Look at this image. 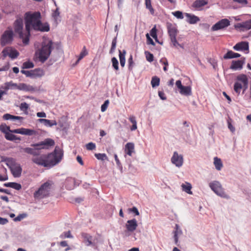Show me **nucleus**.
<instances>
[{"mask_svg":"<svg viewBox=\"0 0 251 251\" xmlns=\"http://www.w3.org/2000/svg\"><path fill=\"white\" fill-rule=\"evenodd\" d=\"M146 36L147 39V43L148 44H151L153 46H154L155 44H154L153 41L152 40V39L150 37L149 34L147 33Z\"/></svg>","mask_w":251,"mask_h":251,"instance_id":"obj_59","label":"nucleus"},{"mask_svg":"<svg viewBox=\"0 0 251 251\" xmlns=\"http://www.w3.org/2000/svg\"><path fill=\"white\" fill-rule=\"evenodd\" d=\"M21 73L24 74L27 77L31 78H36L41 77L45 75V72L41 69H35L30 71H25L22 70L21 71Z\"/></svg>","mask_w":251,"mask_h":251,"instance_id":"obj_8","label":"nucleus"},{"mask_svg":"<svg viewBox=\"0 0 251 251\" xmlns=\"http://www.w3.org/2000/svg\"><path fill=\"white\" fill-rule=\"evenodd\" d=\"M95 157L100 160H108V157L105 153H95Z\"/></svg>","mask_w":251,"mask_h":251,"instance_id":"obj_41","label":"nucleus"},{"mask_svg":"<svg viewBox=\"0 0 251 251\" xmlns=\"http://www.w3.org/2000/svg\"><path fill=\"white\" fill-rule=\"evenodd\" d=\"M3 119L5 120H11L12 121H19L21 122L24 118L20 116H14L10 114H5L3 115Z\"/></svg>","mask_w":251,"mask_h":251,"instance_id":"obj_28","label":"nucleus"},{"mask_svg":"<svg viewBox=\"0 0 251 251\" xmlns=\"http://www.w3.org/2000/svg\"><path fill=\"white\" fill-rule=\"evenodd\" d=\"M52 45L53 43L50 39H43L41 47L35 51V56L40 61L44 62L48 59L53 49Z\"/></svg>","mask_w":251,"mask_h":251,"instance_id":"obj_2","label":"nucleus"},{"mask_svg":"<svg viewBox=\"0 0 251 251\" xmlns=\"http://www.w3.org/2000/svg\"><path fill=\"white\" fill-rule=\"evenodd\" d=\"M41 16L39 12H27L25 14V28L27 34H29L31 28L35 30L47 32L50 30L48 23H42L41 21Z\"/></svg>","mask_w":251,"mask_h":251,"instance_id":"obj_1","label":"nucleus"},{"mask_svg":"<svg viewBox=\"0 0 251 251\" xmlns=\"http://www.w3.org/2000/svg\"><path fill=\"white\" fill-rule=\"evenodd\" d=\"M210 188L218 196L226 198L227 195L225 193L221 183L218 181H213L209 183Z\"/></svg>","mask_w":251,"mask_h":251,"instance_id":"obj_9","label":"nucleus"},{"mask_svg":"<svg viewBox=\"0 0 251 251\" xmlns=\"http://www.w3.org/2000/svg\"><path fill=\"white\" fill-rule=\"evenodd\" d=\"M129 120L132 124V126L130 127V130L131 131H134L137 129V121L135 117L134 116H130L129 117Z\"/></svg>","mask_w":251,"mask_h":251,"instance_id":"obj_37","label":"nucleus"},{"mask_svg":"<svg viewBox=\"0 0 251 251\" xmlns=\"http://www.w3.org/2000/svg\"><path fill=\"white\" fill-rule=\"evenodd\" d=\"M129 210L133 213H135L136 215H139V212L137 209V208L135 207H133L132 208L129 209Z\"/></svg>","mask_w":251,"mask_h":251,"instance_id":"obj_63","label":"nucleus"},{"mask_svg":"<svg viewBox=\"0 0 251 251\" xmlns=\"http://www.w3.org/2000/svg\"><path fill=\"white\" fill-rule=\"evenodd\" d=\"M2 55L5 57L8 56L11 59H15L17 58L19 53L18 51L14 49H13L11 47H7L5 48L2 52Z\"/></svg>","mask_w":251,"mask_h":251,"instance_id":"obj_14","label":"nucleus"},{"mask_svg":"<svg viewBox=\"0 0 251 251\" xmlns=\"http://www.w3.org/2000/svg\"><path fill=\"white\" fill-rule=\"evenodd\" d=\"M230 25V21L227 19H223L214 24L211 27V30L216 31L223 29Z\"/></svg>","mask_w":251,"mask_h":251,"instance_id":"obj_11","label":"nucleus"},{"mask_svg":"<svg viewBox=\"0 0 251 251\" xmlns=\"http://www.w3.org/2000/svg\"><path fill=\"white\" fill-rule=\"evenodd\" d=\"M158 96L161 100H166V97L165 96V94H164V93L163 92L159 91L158 92Z\"/></svg>","mask_w":251,"mask_h":251,"instance_id":"obj_62","label":"nucleus"},{"mask_svg":"<svg viewBox=\"0 0 251 251\" xmlns=\"http://www.w3.org/2000/svg\"><path fill=\"white\" fill-rule=\"evenodd\" d=\"M145 5L147 9H149L151 13L154 14V9L151 6V0H145Z\"/></svg>","mask_w":251,"mask_h":251,"instance_id":"obj_40","label":"nucleus"},{"mask_svg":"<svg viewBox=\"0 0 251 251\" xmlns=\"http://www.w3.org/2000/svg\"><path fill=\"white\" fill-rule=\"evenodd\" d=\"M0 130L6 135V133H8L12 130H11L9 126H7L6 125H1L0 126Z\"/></svg>","mask_w":251,"mask_h":251,"instance_id":"obj_43","label":"nucleus"},{"mask_svg":"<svg viewBox=\"0 0 251 251\" xmlns=\"http://www.w3.org/2000/svg\"><path fill=\"white\" fill-rule=\"evenodd\" d=\"M82 235L84 238V242L87 246L93 245L91 236L86 233H83Z\"/></svg>","mask_w":251,"mask_h":251,"instance_id":"obj_33","label":"nucleus"},{"mask_svg":"<svg viewBox=\"0 0 251 251\" xmlns=\"http://www.w3.org/2000/svg\"><path fill=\"white\" fill-rule=\"evenodd\" d=\"M204 6V0H197L195 1L192 5V8L196 10L200 11L203 9Z\"/></svg>","mask_w":251,"mask_h":251,"instance_id":"obj_27","label":"nucleus"},{"mask_svg":"<svg viewBox=\"0 0 251 251\" xmlns=\"http://www.w3.org/2000/svg\"><path fill=\"white\" fill-rule=\"evenodd\" d=\"M159 61L162 64L165 65V66L163 67V70L166 72L168 70L167 66L168 65V62L167 59L165 58H161Z\"/></svg>","mask_w":251,"mask_h":251,"instance_id":"obj_49","label":"nucleus"},{"mask_svg":"<svg viewBox=\"0 0 251 251\" xmlns=\"http://www.w3.org/2000/svg\"><path fill=\"white\" fill-rule=\"evenodd\" d=\"M74 183V179L72 178H67L65 181V185L66 188L68 190H71L73 189Z\"/></svg>","mask_w":251,"mask_h":251,"instance_id":"obj_36","label":"nucleus"},{"mask_svg":"<svg viewBox=\"0 0 251 251\" xmlns=\"http://www.w3.org/2000/svg\"><path fill=\"white\" fill-rule=\"evenodd\" d=\"M6 165L9 168L11 172L15 177H19L21 176L22 168L20 164L17 163L13 158H6L3 160Z\"/></svg>","mask_w":251,"mask_h":251,"instance_id":"obj_5","label":"nucleus"},{"mask_svg":"<svg viewBox=\"0 0 251 251\" xmlns=\"http://www.w3.org/2000/svg\"><path fill=\"white\" fill-rule=\"evenodd\" d=\"M109 103L108 100H106L104 101V103L101 106V111L102 112H104L106 110Z\"/></svg>","mask_w":251,"mask_h":251,"instance_id":"obj_55","label":"nucleus"},{"mask_svg":"<svg viewBox=\"0 0 251 251\" xmlns=\"http://www.w3.org/2000/svg\"><path fill=\"white\" fill-rule=\"evenodd\" d=\"M124 0H117L118 8L120 9L122 8Z\"/></svg>","mask_w":251,"mask_h":251,"instance_id":"obj_64","label":"nucleus"},{"mask_svg":"<svg viewBox=\"0 0 251 251\" xmlns=\"http://www.w3.org/2000/svg\"><path fill=\"white\" fill-rule=\"evenodd\" d=\"M235 50H249V43L247 42H241L236 44L233 47Z\"/></svg>","mask_w":251,"mask_h":251,"instance_id":"obj_21","label":"nucleus"},{"mask_svg":"<svg viewBox=\"0 0 251 251\" xmlns=\"http://www.w3.org/2000/svg\"><path fill=\"white\" fill-rule=\"evenodd\" d=\"M10 132L28 136H32L36 134L35 130L25 128H20L13 129L12 131H10Z\"/></svg>","mask_w":251,"mask_h":251,"instance_id":"obj_15","label":"nucleus"},{"mask_svg":"<svg viewBox=\"0 0 251 251\" xmlns=\"http://www.w3.org/2000/svg\"><path fill=\"white\" fill-rule=\"evenodd\" d=\"M185 16L186 18V21L191 24H196L199 21V18L194 15L185 13Z\"/></svg>","mask_w":251,"mask_h":251,"instance_id":"obj_25","label":"nucleus"},{"mask_svg":"<svg viewBox=\"0 0 251 251\" xmlns=\"http://www.w3.org/2000/svg\"><path fill=\"white\" fill-rule=\"evenodd\" d=\"M160 82V79L157 76H153L152 77L151 80V84L153 88L159 86Z\"/></svg>","mask_w":251,"mask_h":251,"instance_id":"obj_39","label":"nucleus"},{"mask_svg":"<svg viewBox=\"0 0 251 251\" xmlns=\"http://www.w3.org/2000/svg\"><path fill=\"white\" fill-rule=\"evenodd\" d=\"M86 148L88 150H93L96 148V145L92 142H90L86 145Z\"/></svg>","mask_w":251,"mask_h":251,"instance_id":"obj_52","label":"nucleus"},{"mask_svg":"<svg viewBox=\"0 0 251 251\" xmlns=\"http://www.w3.org/2000/svg\"><path fill=\"white\" fill-rule=\"evenodd\" d=\"M213 164L214 165L215 169L217 171L221 170L222 168L223 167V164L221 159L217 157H215L214 158Z\"/></svg>","mask_w":251,"mask_h":251,"instance_id":"obj_32","label":"nucleus"},{"mask_svg":"<svg viewBox=\"0 0 251 251\" xmlns=\"http://www.w3.org/2000/svg\"><path fill=\"white\" fill-rule=\"evenodd\" d=\"M8 222V220L6 218H4L0 217V225H4Z\"/></svg>","mask_w":251,"mask_h":251,"instance_id":"obj_61","label":"nucleus"},{"mask_svg":"<svg viewBox=\"0 0 251 251\" xmlns=\"http://www.w3.org/2000/svg\"><path fill=\"white\" fill-rule=\"evenodd\" d=\"M17 89L26 92H31L34 90V88L33 86L24 83L17 84Z\"/></svg>","mask_w":251,"mask_h":251,"instance_id":"obj_22","label":"nucleus"},{"mask_svg":"<svg viewBox=\"0 0 251 251\" xmlns=\"http://www.w3.org/2000/svg\"><path fill=\"white\" fill-rule=\"evenodd\" d=\"M26 215L25 214H20L14 219V221L15 222L20 221L21 220L25 218L26 217Z\"/></svg>","mask_w":251,"mask_h":251,"instance_id":"obj_57","label":"nucleus"},{"mask_svg":"<svg viewBox=\"0 0 251 251\" xmlns=\"http://www.w3.org/2000/svg\"><path fill=\"white\" fill-rule=\"evenodd\" d=\"M111 62L112 63V66L114 68V69L116 70H119V66H118L119 63H118V61L117 59V58L115 57H113V58H112Z\"/></svg>","mask_w":251,"mask_h":251,"instance_id":"obj_46","label":"nucleus"},{"mask_svg":"<svg viewBox=\"0 0 251 251\" xmlns=\"http://www.w3.org/2000/svg\"><path fill=\"white\" fill-rule=\"evenodd\" d=\"M208 62L212 66L213 68L216 70L217 68V61L215 58H210L208 59Z\"/></svg>","mask_w":251,"mask_h":251,"instance_id":"obj_44","label":"nucleus"},{"mask_svg":"<svg viewBox=\"0 0 251 251\" xmlns=\"http://www.w3.org/2000/svg\"><path fill=\"white\" fill-rule=\"evenodd\" d=\"M47 155L45 154H42L41 155L37 156L36 157H34L32 159V161L35 164L41 165L44 167H47L49 164L47 163Z\"/></svg>","mask_w":251,"mask_h":251,"instance_id":"obj_16","label":"nucleus"},{"mask_svg":"<svg viewBox=\"0 0 251 251\" xmlns=\"http://www.w3.org/2000/svg\"><path fill=\"white\" fill-rule=\"evenodd\" d=\"M237 80L242 82L243 84L248 83V79L245 75H240L237 77Z\"/></svg>","mask_w":251,"mask_h":251,"instance_id":"obj_38","label":"nucleus"},{"mask_svg":"<svg viewBox=\"0 0 251 251\" xmlns=\"http://www.w3.org/2000/svg\"><path fill=\"white\" fill-rule=\"evenodd\" d=\"M125 153L129 156H132L134 152V144L133 143L129 142L125 145Z\"/></svg>","mask_w":251,"mask_h":251,"instance_id":"obj_23","label":"nucleus"},{"mask_svg":"<svg viewBox=\"0 0 251 251\" xmlns=\"http://www.w3.org/2000/svg\"><path fill=\"white\" fill-rule=\"evenodd\" d=\"M138 226L137 222L135 219L128 220L126 224V227L128 232H132Z\"/></svg>","mask_w":251,"mask_h":251,"instance_id":"obj_18","label":"nucleus"},{"mask_svg":"<svg viewBox=\"0 0 251 251\" xmlns=\"http://www.w3.org/2000/svg\"><path fill=\"white\" fill-rule=\"evenodd\" d=\"M243 85L239 82H236L234 85V90L236 93L239 94L241 89L242 88Z\"/></svg>","mask_w":251,"mask_h":251,"instance_id":"obj_42","label":"nucleus"},{"mask_svg":"<svg viewBox=\"0 0 251 251\" xmlns=\"http://www.w3.org/2000/svg\"><path fill=\"white\" fill-rule=\"evenodd\" d=\"M172 14L177 19H182L183 18V14L181 11H176L173 12Z\"/></svg>","mask_w":251,"mask_h":251,"instance_id":"obj_50","label":"nucleus"},{"mask_svg":"<svg viewBox=\"0 0 251 251\" xmlns=\"http://www.w3.org/2000/svg\"><path fill=\"white\" fill-rule=\"evenodd\" d=\"M167 26L170 37L176 36L177 35V29L176 26L171 23H167Z\"/></svg>","mask_w":251,"mask_h":251,"instance_id":"obj_24","label":"nucleus"},{"mask_svg":"<svg viewBox=\"0 0 251 251\" xmlns=\"http://www.w3.org/2000/svg\"><path fill=\"white\" fill-rule=\"evenodd\" d=\"M237 29H239L240 31H244L249 30L251 28V20L246 21L241 23H238L235 25Z\"/></svg>","mask_w":251,"mask_h":251,"instance_id":"obj_17","label":"nucleus"},{"mask_svg":"<svg viewBox=\"0 0 251 251\" xmlns=\"http://www.w3.org/2000/svg\"><path fill=\"white\" fill-rule=\"evenodd\" d=\"M230 121H231L230 119H229L227 120L228 128L229 129V130L232 133H233L235 131V129L234 127L232 126V125L231 124Z\"/></svg>","mask_w":251,"mask_h":251,"instance_id":"obj_58","label":"nucleus"},{"mask_svg":"<svg viewBox=\"0 0 251 251\" xmlns=\"http://www.w3.org/2000/svg\"><path fill=\"white\" fill-rule=\"evenodd\" d=\"M34 67V64L32 62L30 61L25 62L23 63L22 68L24 69H30Z\"/></svg>","mask_w":251,"mask_h":251,"instance_id":"obj_45","label":"nucleus"},{"mask_svg":"<svg viewBox=\"0 0 251 251\" xmlns=\"http://www.w3.org/2000/svg\"><path fill=\"white\" fill-rule=\"evenodd\" d=\"M14 33L12 29L5 30L2 34L0 39V44L2 46L10 44L13 40Z\"/></svg>","mask_w":251,"mask_h":251,"instance_id":"obj_10","label":"nucleus"},{"mask_svg":"<svg viewBox=\"0 0 251 251\" xmlns=\"http://www.w3.org/2000/svg\"><path fill=\"white\" fill-rule=\"evenodd\" d=\"M173 233L175 244L178 246L179 237L182 234V229H181L178 225H176L175 230Z\"/></svg>","mask_w":251,"mask_h":251,"instance_id":"obj_20","label":"nucleus"},{"mask_svg":"<svg viewBox=\"0 0 251 251\" xmlns=\"http://www.w3.org/2000/svg\"><path fill=\"white\" fill-rule=\"evenodd\" d=\"M119 52L120 64L122 67H124L126 63L125 55L126 52L125 50H124L122 52L119 50Z\"/></svg>","mask_w":251,"mask_h":251,"instance_id":"obj_34","label":"nucleus"},{"mask_svg":"<svg viewBox=\"0 0 251 251\" xmlns=\"http://www.w3.org/2000/svg\"><path fill=\"white\" fill-rule=\"evenodd\" d=\"M38 122L43 124L46 126L51 127L53 126H56L57 122L55 120H50L46 119H39Z\"/></svg>","mask_w":251,"mask_h":251,"instance_id":"obj_26","label":"nucleus"},{"mask_svg":"<svg viewBox=\"0 0 251 251\" xmlns=\"http://www.w3.org/2000/svg\"><path fill=\"white\" fill-rule=\"evenodd\" d=\"M170 38L174 47H177V46H179L181 48H182V46L177 42L176 39V36H173Z\"/></svg>","mask_w":251,"mask_h":251,"instance_id":"obj_47","label":"nucleus"},{"mask_svg":"<svg viewBox=\"0 0 251 251\" xmlns=\"http://www.w3.org/2000/svg\"><path fill=\"white\" fill-rule=\"evenodd\" d=\"M54 144V142L53 140L47 138L38 144L32 145V146L34 147V148H25L23 149V150L24 152L33 155L34 157L40 155V149H48L50 147L53 146Z\"/></svg>","mask_w":251,"mask_h":251,"instance_id":"obj_3","label":"nucleus"},{"mask_svg":"<svg viewBox=\"0 0 251 251\" xmlns=\"http://www.w3.org/2000/svg\"><path fill=\"white\" fill-rule=\"evenodd\" d=\"M11 188L15 189L17 190H19L22 188L21 185L19 183L16 182H12Z\"/></svg>","mask_w":251,"mask_h":251,"instance_id":"obj_54","label":"nucleus"},{"mask_svg":"<svg viewBox=\"0 0 251 251\" xmlns=\"http://www.w3.org/2000/svg\"><path fill=\"white\" fill-rule=\"evenodd\" d=\"M171 162L176 167L180 168L183 165V158L181 154H179L177 152L175 151L171 158Z\"/></svg>","mask_w":251,"mask_h":251,"instance_id":"obj_13","label":"nucleus"},{"mask_svg":"<svg viewBox=\"0 0 251 251\" xmlns=\"http://www.w3.org/2000/svg\"><path fill=\"white\" fill-rule=\"evenodd\" d=\"M2 88L5 90H8L9 89H17V84L14 83L12 81L6 82L4 84V85L2 87Z\"/></svg>","mask_w":251,"mask_h":251,"instance_id":"obj_29","label":"nucleus"},{"mask_svg":"<svg viewBox=\"0 0 251 251\" xmlns=\"http://www.w3.org/2000/svg\"><path fill=\"white\" fill-rule=\"evenodd\" d=\"M176 85L177 87L179 92L182 95L189 96L191 94V89L189 86H184L181 84V81L178 80L176 82Z\"/></svg>","mask_w":251,"mask_h":251,"instance_id":"obj_12","label":"nucleus"},{"mask_svg":"<svg viewBox=\"0 0 251 251\" xmlns=\"http://www.w3.org/2000/svg\"><path fill=\"white\" fill-rule=\"evenodd\" d=\"M20 108L22 111H26L29 108V105L26 102H22L20 106Z\"/></svg>","mask_w":251,"mask_h":251,"instance_id":"obj_53","label":"nucleus"},{"mask_svg":"<svg viewBox=\"0 0 251 251\" xmlns=\"http://www.w3.org/2000/svg\"><path fill=\"white\" fill-rule=\"evenodd\" d=\"M241 56L239 53H235L232 50H228L223 57L225 59H231L234 58H238Z\"/></svg>","mask_w":251,"mask_h":251,"instance_id":"obj_30","label":"nucleus"},{"mask_svg":"<svg viewBox=\"0 0 251 251\" xmlns=\"http://www.w3.org/2000/svg\"><path fill=\"white\" fill-rule=\"evenodd\" d=\"M51 185L52 183L50 181L44 183L34 193V198L37 199H41L48 196L49 195Z\"/></svg>","mask_w":251,"mask_h":251,"instance_id":"obj_6","label":"nucleus"},{"mask_svg":"<svg viewBox=\"0 0 251 251\" xmlns=\"http://www.w3.org/2000/svg\"><path fill=\"white\" fill-rule=\"evenodd\" d=\"M14 31L16 33L19 34V37L23 40V42L25 45L28 44L29 42V34H27V30L23 31V21L20 18L17 19L14 23Z\"/></svg>","mask_w":251,"mask_h":251,"instance_id":"obj_4","label":"nucleus"},{"mask_svg":"<svg viewBox=\"0 0 251 251\" xmlns=\"http://www.w3.org/2000/svg\"><path fill=\"white\" fill-rule=\"evenodd\" d=\"M87 54V52L86 50L85 47H84L83 50L80 52L79 56L78 58L76 63H78L81 59H82Z\"/></svg>","mask_w":251,"mask_h":251,"instance_id":"obj_48","label":"nucleus"},{"mask_svg":"<svg viewBox=\"0 0 251 251\" xmlns=\"http://www.w3.org/2000/svg\"><path fill=\"white\" fill-rule=\"evenodd\" d=\"M245 58H242L240 60H233L230 68L232 70H241L245 64Z\"/></svg>","mask_w":251,"mask_h":251,"instance_id":"obj_19","label":"nucleus"},{"mask_svg":"<svg viewBox=\"0 0 251 251\" xmlns=\"http://www.w3.org/2000/svg\"><path fill=\"white\" fill-rule=\"evenodd\" d=\"M181 187L183 191L188 194L192 195L193 194L191 191L192 185L190 183L185 182L181 184Z\"/></svg>","mask_w":251,"mask_h":251,"instance_id":"obj_31","label":"nucleus"},{"mask_svg":"<svg viewBox=\"0 0 251 251\" xmlns=\"http://www.w3.org/2000/svg\"><path fill=\"white\" fill-rule=\"evenodd\" d=\"M59 16V12L58 11V9L57 8L52 13V17L56 22L58 19V17Z\"/></svg>","mask_w":251,"mask_h":251,"instance_id":"obj_56","label":"nucleus"},{"mask_svg":"<svg viewBox=\"0 0 251 251\" xmlns=\"http://www.w3.org/2000/svg\"><path fill=\"white\" fill-rule=\"evenodd\" d=\"M145 54L146 55V59L147 60L150 62H151L153 60V55L152 54L150 53L149 52L146 51Z\"/></svg>","mask_w":251,"mask_h":251,"instance_id":"obj_51","label":"nucleus"},{"mask_svg":"<svg viewBox=\"0 0 251 251\" xmlns=\"http://www.w3.org/2000/svg\"><path fill=\"white\" fill-rule=\"evenodd\" d=\"M62 154L59 151L56 150L54 151V152L50 153L47 156V163L49 164L47 167H52L58 163L62 159Z\"/></svg>","mask_w":251,"mask_h":251,"instance_id":"obj_7","label":"nucleus"},{"mask_svg":"<svg viewBox=\"0 0 251 251\" xmlns=\"http://www.w3.org/2000/svg\"><path fill=\"white\" fill-rule=\"evenodd\" d=\"M61 237H64V238H71L73 237L70 231L64 232L63 234H62L61 235Z\"/></svg>","mask_w":251,"mask_h":251,"instance_id":"obj_60","label":"nucleus"},{"mask_svg":"<svg viewBox=\"0 0 251 251\" xmlns=\"http://www.w3.org/2000/svg\"><path fill=\"white\" fill-rule=\"evenodd\" d=\"M13 133H11L9 132L8 133H6V135H5V138L9 141H15V140H20L21 138L20 137H18L12 134Z\"/></svg>","mask_w":251,"mask_h":251,"instance_id":"obj_35","label":"nucleus"}]
</instances>
